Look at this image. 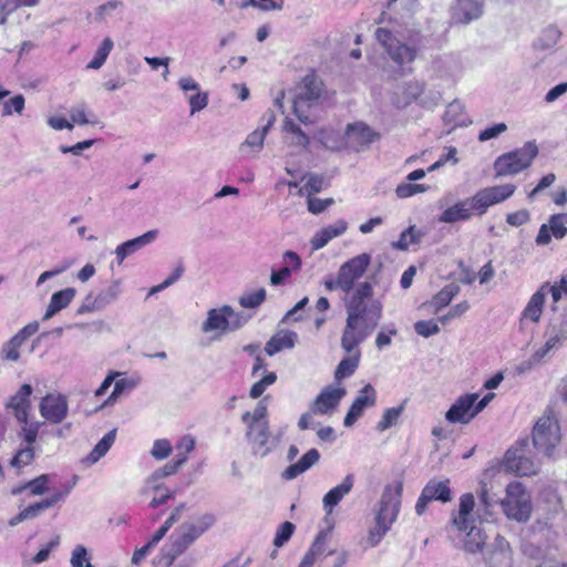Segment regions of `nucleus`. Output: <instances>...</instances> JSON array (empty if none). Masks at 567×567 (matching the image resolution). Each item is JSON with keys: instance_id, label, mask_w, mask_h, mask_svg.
<instances>
[{"instance_id": "nucleus-1", "label": "nucleus", "mask_w": 567, "mask_h": 567, "mask_svg": "<svg viewBox=\"0 0 567 567\" xmlns=\"http://www.w3.org/2000/svg\"><path fill=\"white\" fill-rule=\"evenodd\" d=\"M347 319L341 337V348L349 354L343 358L336 371L334 379L341 381L351 377L360 361L359 344L378 327L382 317V303L373 298L370 282L363 281L350 299L346 301Z\"/></svg>"}, {"instance_id": "nucleus-2", "label": "nucleus", "mask_w": 567, "mask_h": 567, "mask_svg": "<svg viewBox=\"0 0 567 567\" xmlns=\"http://www.w3.org/2000/svg\"><path fill=\"white\" fill-rule=\"evenodd\" d=\"M214 524L215 516L212 514H204L181 524L169 536L168 543L162 547L157 564L161 567L171 566Z\"/></svg>"}, {"instance_id": "nucleus-3", "label": "nucleus", "mask_w": 567, "mask_h": 567, "mask_svg": "<svg viewBox=\"0 0 567 567\" xmlns=\"http://www.w3.org/2000/svg\"><path fill=\"white\" fill-rule=\"evenodd\" d=\"M375 40L383 48L389 59L404 73L411 72L409 66L416 59L419 48L414 40L403 41L386 28L375 30Z\"/></svg>"}, {"instance_id": "nucleus-4", "label": "nucleus", "mask_w": 567, "mask_h": 567, "mask_svg": "<svg viewBox=\"0 0 567 567\" xmlns=\"http://www.w3.org/2000/svg\"><path fill=\"white\" fill-rule=\"evenodd\" d=\"M475 507V499L472 493L463 494L460 497L458 514L453 517L454 526L465 532L470 528L464 543L466 551L475 554L483 549L486 537L484 536L481 528L472 526L471 514Z\"/></svg>"}, {"instance_id": "nucleus-5", "label": "nucleus", "mask_w": 567, "mask_h": 567, "mask_svg": "<svg viewBox=\"0 0 567 567\" xmlns=\"http://www.w3.org/2000/svg\"><path fill=\"white\" fill-rule=\"evenodd\" d=\"M537 154V145L534 142H527L523 147L501 155L494 163L496 176L518 174L530 166Z\"/></svg>"}, {"instance_id": "nucleus-6", "label": "nucleus", "mask_w": 567, "mask_h": 567, "mask_svg": "<svg viewBox=\"0 0 567 567\" xmlns=\"http://www.w3.org/2000/svg\"><path fill=\"white\" fill-rule=\"evenodd\" d=\"M501 506L509 519L526 523L530 518V499L519 482H513L507 485L506 496L502 499Z\"/></svg>"}, {"instance_id": "nucleus-7", "label": "nucleus", "mask_w": 567, "mask_h": 567, "mask_svg": "<svg viewBox=\"0 0 567 567\" xmlns=\"http://www.w3.org/2000/svg\"><path fill=\"white\" fill-rule=\"evenodd\" d=\"M322 94V82L316 75H306L297 87L293 99V113L302 123H309L308 109Z\"/></svg>"}, {"instance_id": "nucleus-8", "label": "nucleus", "mask_w": 567, "mask_h": 567, "mask_svg": "<svg viewBox=\"0 0 567 567\" xmlns=\"http://www.w3.org/2000/svg\"><path fill=\"white\" fill-rule=\"evenodd\" d=\"M560 442V429L556 417L544 415L533 430V443L535 449L546 456H550L554 449Z\"/></svg>"}, {"instance_id": "nucleus-9", "label": "nucleus", "mask_w": 567, "mask_h": 567, "mask_svg": "<svg viewBox=\"0 0 567 567\" xmlns=\"http://www.w3.org/2000/svg\"><path fill=\"white\" fill-rule=\"evenodd\" d=\"M515 189L516 186L513 184L485 187L480 189L474 196L468 197V202L473 213L477 216H483L491 206L509 198L515 193Z\"/></svg>"}, {"instance_id": "nucleus-10", "label": "nucleus", "mask_w": 567, "mask_h": 567, "mask_svg": "<svg viewBox=\"0 0 567 567\" xmlns=\"http://www.w3.org/2000/svg\"><path fill=\"white\" fill-rule=\"evenodd\" d=\"M545 339L544 346L534 353L537 361L542 360L549 351L559 349L567 341V307L561 313L549 320L545 330Z\"/></svg>"}, {"instance_id": "nucleus-11", "label": "nucleus", "mask_w": 567, "mask_h": 567, "mask_svg": "<svg viewBox=\"0 0 567 567\" xmlns=\"http://www.w3.org/2000/svg\"><path fill=\"white\" fill-rule=\"evenodd\" d=\"M370 262L371 256L369 254H361L351 258L340 267L338 277L339 284L342 285V291L347 293L355 291L362 282H360L355 288L354 282L363 276ZM352 295L353 293L350 296ZM351 297H349V299Z\"/></svg>"}, {"instance_id": "nucleus-12", "label": "nucleus", "mask_w": 567, "mask_h": 567, "mask_svg": "<svg viewBox=\"0 0 567 567\" xmlns=\"http://www.w3.org/2000/svg\"><path fill=\"white\" fill-rule=\"evenodd\" d=\"M402 491V482H396L394 486L388 485L384 488L379 502L380 508L377 513L375 520L392 526L400 512Z\"/></svg>"}, {"instance_id": "nucleus-13", "label": "nucleus", "mask_w": 567, "mask_h": 567, "mask_svg": "<svg viewBox=\"0 0 567 567\" xmlns=\"http://www.w3.org/2000/svg\"><path fill=\"white\" fill-rule=\"evenodd\" d=\"M527 441H522L505 453L504 467L506 471L519 476H528L537 473L538 465L530 457L525 455V447H527Z\"/></svg>"}, {"instance_id": "nucleus-14", "label": "nucleus", "mask_w": 567, "mask_h": 567, "mask_svg": "<svg viewBox=\"0 0 567 567\" xmlns=\"http://www.w3.org/2000/svg\"><path fill=\"white\" fill-rule=\"evenodd\" d=\"M452 499V491L450 488V481H439L436 478L430 480L423 487L421 495L415 504V513L421 516L425 513L429 503L439 501L447 503Z\"/></svg>"}, {"instance_id": "nucleus-15", "label": "nucleus", "mask_w": 567, "mask_h": 567, "mask_svg": "<svg viewBox=\"0 0 567 567\" xmlns=\"http://www.w3.org/2000/svg\"><path fill=\"white\" fill-rule=\"evenodd\" d=\"M477 400V393H467L461 395L447 410L445 413V419L450 423H470L477 415V412H475V403Z\"/></svg>"}, {"instance_id": "nucleus-16", "label": "nucleus", "mask_w": 567, "mask_h": 567, "mask_svg": "<svg viewBox=\"0 0 567 567\" xmlns=\"http://www.w3.org/2000/svg\"><path fill=\"white\" fill-rule=\"evenodd\" d=\"M39 410L47 421L59 424L68 416V400L61 394H48L41 400Z\"/></svg>"}, {"instance_id": "nucleus-17", "label": "nucleus", "mask_w": 567, "mask_h": 567, "mask_svg": "<svg viewBox=\"0 0 567 567\" xmlns=\"http://www.w3.org/2000/svg\"><path fill=\"white\" fill-rule=\"evenodd\" d=\"M378 137L379 134L362 122L348 124L346 130V145L355 152L369 146Z\"/></svg>"}, {"instance_id": "nucleus-18", "label": "nucleus", "mask_w": 567, "mask_h": 567, "mask_svg": "<svg viewBox=\"0 0 567 567\" xmlns=\"http://www.w3.org/2000/svg\"><path fill=\"white\" fill-rule=\"evenodd\" d=\"M375 402V390L370 383H368L359 391L358 396L354 399L348 413L346 414L343 420L344 426L349 427L353 425L362 415L363 411L369 406H373Z\"/></svg>"}, {"instance_id": "nucleus-19", "label": "nucleus", "mask_w": 567, "mask_h": 567, "mask_svg": "<svg viewBox=\"0 0 567 567\" xmlns=\"http://www.w3.org/2000/svg\"><path fill=\"white\" fill-rule=\"evenodd\" d=\"M484 11V3L481 0H457L451 9V17L455 23L468 24L477 20Z\"/></svg>"}, {"instance_id": "nucleus-20", "label": "nucleus", "mask_w": 567, "mask_h": 567, "mask_svg": "<svg viewBox=\"0 0 567 567\" xmlns=\"http://www.w3.org/2000/svg\"><path fill=\"white\" fill-rule=\"evenodd\" d=\"M33 389L30 384H22L18 392L10 396L6 403L7 410H12L19 423H25L31 409L30 396Z\"/></svg>"}, {"instance_id": "nucleus-21", "label": "nucleus", "mask_w": 567, "mask_h": 567, "mask_svg": "<svg viewBox=\"0 0 567 567\" xmlns=\"http://www.w3.org/2000/svg\"><path fill=\"white\" fill-rule=\"evenodd\" d=\"M551 235L556 239H563L567 235V220L564 214H555L549 217L548 224H543L536 237V244L539 246L548 245Z\"/></svg>"}, {"instance_id": "nucleus-22", "label": "nucleus", "mask_w": 567, "mask_h": 567, "mask_svg": "<svg viewBox=\"0 0 567 567\" xmlns=\"http://www.w3.org/2000/svg\"><path fill=\"white\" fill-rule=\"evenodd\" d=\"M346 395V389L331 388L323 389L316 398L311 411L313 414H327L333 411L341 399Z\"/></svg>"}, {"instance_id": "nucleus-23", "label": "nucleus", "mask_w": 567, "mask_h": 567, "mask_svg": "<svg viewBox=\"0 0 567 567\" xmlns=\"http://www.w3.org/2000/svg\"><path fill=\"white\" fill-rule=\"evenodd\" d=\"M157 235L158 230H148L136 238L130 239L118 245L115 249L117 262L121 265L125 258L142 249L146 245L152 244L156 239Z\"/></svg>"}, {"instance_id": "nucleus-24", "label": "nucleus", "mask_w": 567, "mask_h": 567, "mask_svg": "<svg viewBox=\"0 0 567 567\" xmlns=\"http://www.w3.org/2000/svg\"><path fill=\"white\" fill-rule=\"evenodd\" d=\"M233 313L230 306H223L219 309H210L207 319L202 324V331L207 333L210 331H220L221 333L229 331L228 316Z\"/></svg>"}, {"instance_id": "nucleus-25", "label": "nucleus", "mask_w": 567, "mask_h": 567, "mask_svg": "<svg viewBox=\"0 0 567 567\" xmlns=\"http://www.w3.org/2000/svg\"><path fill=\"white\" fill-rule=\"evenodd\" d=\"M354 484V477L352 474H348L341 484L331 488L322 498L323 508L327 514H331L333 508L340 503V501L351 492Z\"/></svg>"}, {"instance_id": "nucleus-26", "label": "nucleus", "mask_w": 567, "mask_h": 567, "mask_svg": "<svg viewBox=\"0 0 567 567\" xmlns=\"http://www.w3.org/2000/svg\"><path fill=\"white\" fill-rule=\"evenodd\" d=\"M548 293V282H544L539 289L530 297L522 312V317L529 319L532 322H538L543 313L546 296Z\"/></svg>"}, {"instance_id": "nucleus-27", "label": "nucleus", "mask_w": 567, "mask_h": 567, "mask_svg": "<svg viewBox=\"0 0 567 567\" xmlns=\"http://www.w3.org/2000/svg\"><path fill=\"white\" fill-rule=\"evenodd\" d=\"M297 341L298 334L295 331L281 330L267 341L265 352L272 357L285 349H292Z\"/></svg>"}, {"instance_id": "nucleus-28", "label": "nucleus", "mask_w": 567, "mask_h": 567, "mask_svg": "<svg viewBox=\"0 0 567 567\" xmlns=\"http://www.w3.org/2000/svg\"><path fill=\"white\" fill-rule=\"evenodd\" d=\"M320 458V453L316 449H310L301 458L289 465L281 474L282 478L291 481L300 474L312 467Z\"/></svg>"}, {"instance_id": "nucleus-29", "label": "nucleus", "mask_w": 567, "mask_h": 567, "mask_svg": "<svg viewBox=\"0 0 567 567\" xmlns=\"http://www.w3.org/2000/svg\"><path fill=\"white\" fill-rule=\"evenodd\" d=\"M76 290L74 288H65L54 292L51 296L49 306L43 316V320H49L61 310L65 309L74 299Z\"/></svg>"}, {"instance_id": "nucleus-30", "label": "nucleus", "mask_w": 567, "mask_h": 567, "mask_svg": "<svg viewBox=\"0 0 567 567\" xmlns=\"http://www.w3.org/2000/svg\"><path fill=\"white\" fill-rule=\"evenodd\" d=\"M473 215L468 198L458 200L453 206L446 208L440 216V223L454 224L461 220H468Z\"/></svg>"}, {"instance_id": "nucleus-31", "label": "nucleus", "mask_w": 567, "mask_h": 567, "mask_svg": "<svg viewBox=\"0 0 567 567\" xmlns=\"http://www.w3.org/2000/svg\"><path fill=\"white\" fill-rule=\"evenodd\" d=\"M177 458L166 463L163 467L154 471L152 475L147 478V484L155 491L161 492L163 485L157 484V481L161 478L174 475L178 468L187 461V456L185 454H177Z\"/></svg>"}, {"instance_id": "nucleus-32", "label": "nucleus", "mask_w": 567, "mask_h": 567, "mask_svg": "<svg viewBox=\"0 0 567 567\" xmlns=\"http://www.w3.org/2000/svg\"><path fill=\"white\" fill-rule=\"evenodd\" d=\"M71 491V487H66L63 492H56L52 494L50 497L29 505L24 509H22L23 516L25 519L35 518L41 512L54 506L61 499H63Z\"/></svg>"}, {"instance_id": "nucleus-33", "label": "nucleus", "mask_w": 567, "mask_h": 567, "mask_svg": "<svg viewBox=\"0 0 567 567\" xmlns=\"http://www.w3.org/2000/svg\"><path fill=\"white\" fill-rule=\"evenodd\" d=\"M477 515L480 518H488L493 516L494 508L501 504L502 499L494 494H491L485 484H482L478 494Z\"/></svg>"}, {"instance_id": "nucleus-34", "label": "nucleus", "mask_w": 567, "mask_h": 567, "mask_svg": "<svg viewBox=\"0 0 567 567\" xmlns=\"http://www.w3.org/2000/svg\"><path fill=\"white\" fill-rule=\"evenodd\" d=\"M254 443L255 454L261 457L266 456L278 443L279 439H274L269 444V426L268 422L260 424L257 434L251 439Z\"/></svg>"}, {"instance_id": "nucleus-35", "label": "nucleus", "mask_w": 567, "mask_h": 567, "mask_svg": "<svg viewBox=\"0 0 567 567\" xmlns=\"http://www.w3.org/2000/svg\"><path fill=\"white\" fill-rule=\"evenodd\" d=\"M561 38V31L556 25L544 28L533 47L536 50L545 51L554 48Z\"/></svg>"}, {"instance_id": "nucleus-36", "label": "nucleus", "mask_w": 567, "mask_h": 567, "mask_svg": "<svg viewBox=\"0 0 567 567\" xmlns=\"http://www.w3.org/2000/svg\"><path fill=\"white\" fill-rule=\"evenodd\" d=\"M116 437V429L111 430L107 432L94 446L92 452L86 456L85 462L89 464L96 463L101 457H103L111 446L113 445Z\"/></svg>"}, {"instance_id": "nucleus-37", "label": "nucleus", "mask_w": 567, "mask_h": 567, "mask_svg": "<svg viewBox=\"0 0 567 567\" xmlns=\"http://www.w3.org/2000/svg\"><path fill=\"white\" fill-rule=\"evenodd\" d=\"M443 121L452 127L465 125L464 105L457 100L451 102L443 115Z\"/></svg>"}, {"instance_id": "nucleus-38", "label": "nucleus", "mask_w": 567, "mask_h": 567, "mask_svg": "<svg viewBox=\"0 0 567 567\" xmlns=\"http://www.w3.org/2000/svg\"><path fill=\"white\" fill-rule=\"evenodd\" d=\"M460 292V286L452 282L442 288L432 299V305L440 310L447 306Z\"/></svg>"}, {"instance_id": "nucleus-39", "label": "nucleus", "mask_w": 567, "mask_h": 567, "mask_svg": "<svg viewBox=\"0 0 567 567\" xmlns=\"http://www.w3.org/2000/svg\"><path fill=\"white\" fill-rule=\"evenodd\" d=\"M114 43L111 38H105L99 49L96 50L92 61L87 64V69L99 70L105 63L109 54L111 53Z\"/></svg>"}, {"instance_id": "nucleus-40", "label": "nucleus", "mask_w": 567, "mask_h": 567, "mask_svg": "<svg viewBox=\"0 0 567 567\" xmlns=\"http://www.w3.org/2000/svg\"><path fill=\"white\" fill-rule=\"evenodd\" d=\"M121 288L120 282L114 281L112 285H110L106 289L102 290L95 298L97 300V306L101 307V309L105 308L106 306L113 303L120 296Z\"/></svg>"}, {"instance_id": "nucleus-41", "label": "nucleus", "mask_w": 567, "mask_h": 567, "mask_svg": "<svg viewBox=\"0 0 567 567\" xmlns=\"http://www.w3.org/2000/svg\"><path fill=\"white\" fill-rule=\"evenodd\" d=\"M284 130L295 135L292 141L295 145L302 147H307L309 145L310 138L292 120L288 117L285 120Z\"/></svg>"}, {"instance_id": "nucleus-42", "label": "nucleus", "mask_w": 567, "mask_h": 567, "mask_svg": "<svg viewBox=\"0 0 567 567\" xmlns=\"http://www.w3.org/2000/svg\"><path fill=\"white\" fill-rule=\"evenodd\" d=\"M22 344L23 343L16 336H13L9 341H7L3 344L1 352H0V358L2 360H7V361H11V362L18 361L20 358L19 348Z\"/></svg>"}, {"instance_id": "nucleus-43", "label": "nucleus", "mask_w": 567, "mask_h": 567, "mask_svg": "<svg viewBox=\"0 0 567 567\" xmlns=\"http://www.w3.org/2000/svg\"><path fill=\"white\" fill-rule=\"evenodd\" d=\"M420 241V235L415 234V226H410L401 233L399 240L392 243V247L398 250H408L410 244Z\"/></svg>"}, {"instance_id": "nucleus-44", "label": "nucleus", "mask_w": 567, "mask_h": 567, "mask_svg": "<svg viewBox=\"0 0 567 567\" xmlns=\"http://www.w3.org/2000/svg\"><path fill=\"white\" fill-rule=\"evenodd\" d=\"M402 411V406L386 409L382 415V419L377 424V430L382 432L395 425Z\"/></svg>"}, {"instance_id": "nucleus-45", "label": "nucleus", "mask_w": 567, "mask_h": 567, "mask_svg": "<svg viewBox=\"0 0 567 567\" xmlns=\"http://www.w3.org/2000/svg\"><path fill=\"white\" fill-rule=\"evenodd\" d=\"M277 380L275 372H267L259 381L252 384L249 391V395L252 399H258L262 395L266 389L272 385Z\"/></svg>"}, {"instance_id": "nucleus-46", "label": "nucleus", "mask_w": 567, "mask_h": 567, "mask_svg": "<svg viewBox=\"0 0 567 567\" xmlns=\"http://www.w3.org/2000/svg\"><path fill=\"white\" fill-rule=\"evenodd\" d=\"M50 475L42 474L24 484L31 496L43 495L49 489Z\"/></svg>"}, {"instance_id": "nucleus-47", "label": "nucleus", "mask_w": 567, "mask_h": 567, "mask_svg": "<svg viewBox=\"0 0 567 567\" xmlns=\"http://www.w3.org/2000/svg\"><path fill=\"white\" fill-rule=\"evenodd\" d=\"M21 431L19 433V436L23 439V441L27 443V446H32L38 437V433L40 430V426L43 424L42 422H28V419L25 420V423H22Z\"/></svg>"}, {"instance_id": "nucleus-48", "label": "nucleus", "mask_w": 567, "mask_h": 567, "mask_svg": "<svg viewBox=\"0 0 567 567\" xmlns=\"http://www.w3.org/2000/svg\"><path fill=\"white\" fill-rule=\"evenodd\" d=\"M266 299V290L264 288H259L254 292L246 293L239 298V303L244 308H257L259 307Z\"/></svg>"}, {"instance_id": "nucleus-49", "label": "nucleus", "mask_w": 567, "mask_h": 567, "mask_svg": "<svg viewBox=\"0 0 567 567\" xmlns=\"http://www.w3.org/2000/svg\"><path fill=\"white\" fill-rule=\"evenodd\" d=\"M391 526L375 520V526L369 530V535L367 537V544L370 547L377 546L381 539L385 536V534L390 530Z\"/></svg>"}, {"instance_id": "nucleus-50", "label": "nucleus", "mask_w": 567, "mask_h": 567, "mask_svg": "<svg viewBox=\"0 0 567 567\" xmlns=\"http://www.w3.org/2000/svg\"><path fill=\"white\" fill-rule=\"evenodd\" d=\"M296 529V526L290 522L282 523L275 535L274 538V545L276 547L284 546L292 536L293 532Z\"/></svg>"}, {"instance_id": "nucleus-51", "label": "nucleus", "mask_w": 567, "mask_h": 567, "mask_svg": "<svg viewBox=\"0 0 567 567\" xmlns=\"http://www.w3.org/2000/svg\"><path fill=\"white\" fill-rule=\"evenodd\" d=\"M323 178L319 175H309L307 183L299 188L300 196H311L322 189Z\"/></svg>"}, {"instance_id": "nucleus-52", "label": "nucleus", "mask_w": 567, "mask_h": 567, "mask_svg": "<svg viewBox=\"0 0 567 567\" xmlns=\"http://www.w3.org/2000/svg\"><path fill=\"white\" fill-rule=\"evenodd\" d=\"M34 458V450L33 446H25L20 449L14 457L11 460L10 464L13 467H23L29 465Z\"/></svg>"}, {"instance_id": "nucleus-53", "label": "nucleus", "mask_w": 567, "mask_h": 567, "mask_svg": "<svg viewBox=\"0 0 567 567\" xmlns=\"http://www.w3.org/2000/svg\"><path fill=\"white\" fill-rule=\"evenodd\" d=\"M266 133L262 130H256L251 132L241 144L240 150L244 151L245 147H251L252 151L259 152L264 146Z\"/></svg>"}, {"instance_id": "nucleus-54", "label": "nucleus", "mask_w": 567, "mask_h": 567, "mask_svg": "<svg viewBox=\"0 0 567 567\" xmlns=\"http://www.w3.org/2000/svg\"><path fill=\"white\" fill-rule=\"evenodd\" d=\"M429 188L423 184L403 183L398 185L395 193L400 198H408L417 193H423Z\"/></svg>"}, {"instance_id": "nucleus-55", "label": "nucleus", "mask_w": 567, "mask_h": 567, "mask_svg": "<svg viewBox=\"0 0 567 567\" xmlns=\"http://www.w3.org/2000/svg\"><path fill=\"white\" fill-rule=\"evenodd\" d=\"M414 330L417 334L424 338H429L440 332L437 323L434 322L433 320H420L415 322Z\"/></svg>"}, {"instance_id": "nucleus-56", "label": "nucleus", "mask_w": 567, "mask_h": 567, "mask_svg": "<svg viewBox=\"0 0 567 567\" xmlns=\"http://www.w3.org/2000/svg\"><path fill=\"white\" fill-rule=\"evenodd\" d=\"M172 453V445L167 440H156L151 454L156 460H164Z\"/></svg>"}, {"instance_id": "nucleus-57", "label": "nucleus", "mask_w": 567, "mask_h": 567, "mask_svg": "<svg viewBox=\"0 0 567 567\" xmlns=\"http://www.w3.org/2000/svg\"><path fill=\"white\" fill-rule=\"evenodd\" d=\"M188 102L190 105V114L193 115L207 106L208 94L206 92L197 91L196 94L189 96Z\"/></svg>"}, {"instance_id": "nucleus-58", "label": "nucleus", "mask_w": 567, "mask_h": 567, "mask_svg": "<svg viewBox=\"0 0 567 567\" xmlns=\"http://www.w3.org/2000/svg\"><path fill=\"white\" fill-rule=\"evenodd\" d=\"M227 316H228V322H229V331H236V330L240 329L251 318L250 315H248L244 311L235 312L234 310H233L231 315H227Z\"/></svg>"}, {"instance_id": "nucleus-59", "label": "nucleus", "mask_w": 567, "mask_h": 567, "mask_svg": "<svg viewBox=\"0 0 567 567\" xmlns=\"http://www.w3.org/2000/svg\"><path fill=\"white\" fill-rule=\"evenodd\" d=\"M506 130L507 125L505 123H497L491 127H486L485 130H483L478 135V141L486 142L488 140L496 138Z\"/></svg>"}, {"instance_id": "nucleus-60", "label": "nucleus", "mask_w": 567, "mask_h": 567, "mask_svg": "<svg viewBox=\"0 0 567 567\" xmlns=\"http://www.w3.org/2000/svg\"><path fill=\"white\" fill-rule=\"evenodd\" d=\"M333 203L332 198L321 199L317 197L308 196V209L312 214H319L323 212Z\"/></svg>"}, {"instance_id": "nucleus-61", "label": "nucleus", "mask_w": 567, "mask_h": 567, "mask_svg": "<svg viewBox=\"0 0 567 567\" xmlns=\"http://www.w3.org/2000/svg\"><path fill=\"white\" fill-rule=\"evenodd\" d=\"M130 388H132V384L127 379H120L115 381L114 389L110 396L105 400L104 404H113L116 401V399L123 393V391Z\"/></svg>"}, {"instance_id": "nucleus-62", "label": "nucleus", "mask_w": 567, "mask_h": 567, "mask_svg": "<svg viewBox=\"0 0 567 567\" xmlns=\"http://www.w3.org/2000/svg\"><path fill=\"white\" fill-rule=\"evenodd\" d=\"M548 289L554 303H557L561 299L563 293L567 295V277L563 276L559 282L553 286L548 282Z\"/></svg>"}, {"instance_id": "nucleus-63", "label": "nucleus", "mask_w": 567, "mask_h": 567, "mask_svg": "<svg viewBox=\"0 0 567 567\" xmlns=\"http://www.w3.org/2000/svg\"><path fill=\"white\" fill-rule=\"evenodd\" d=\"M328 533L324 530H321L315 538L313 543L311 544L310 548L308 549L311 555H313L316 558L321 556L324 553V545L327 540Z\"/></svg>"}, {"instance_id": "nucleus-64", "label": "nucleus", "mask_w": 567, "mask_h": 567, "mask_svg": "<svg viewBox=\"0 0 567 567\" xmlns=\"http://www.w3.org/2000/svg\"><path fill=\"white\" fill-rule=\"evenodd\" d=\"M87 560V550L84 546L78 545L71 557V565L72 567H84Z\"/></svg>"}]
</instances>
